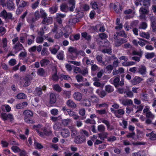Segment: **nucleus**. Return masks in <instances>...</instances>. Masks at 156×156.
<instances>
[{
  "instance_id": "obj_1",
  "label": "nucleus",
  "mask_w": 156,
  "mask_h": 156,
  "mask_svg": "<svg viewBox=\"0 0 156 156\" xmlns=\"http://www.w3.org/2000/svg\"><path fill=\"white\" fill-rule=\"evenodd\" d=\"M23 114L25 115V121L28 123H33L35 121L31 120L30 117H32L33 115L32 112L30 110H26L24 111Z\"/></svg>"
},
{
  "instance_id": "obj_2",
  "label": "nucleus",
  "mask_w": 156,
  "mask_h": 156,
  "mask_svg": "<svg viewBox=\"0 0 156 156\" xmlns=\"http://www.w3.org/2000/svg\"><path fill=\"white\" fill-rule=\"evenodd\" d=\"M41 127V126L40 125L37 126L34 125L33 126V128L37 131V133L41 136L44 137L45 135H48L51 134L52 132L51 130L48 131L45 128H44L43 129L44 133L40 132L37 129V128H40Z\"/></svg>"
},
{
  "instance_id": "obj_3",
  "label": "nucleus",
  "mask_w": 156,
  "mask_h": 156,
  "mask_svg": "<svg viewBox=\"0 0 156 156\" xmlns=\"http://www.w3.org/2000/svg\"><path fill=\"white\" fill-rule=\"evenodd\" d=\"M0 113H1V117L3 120L5 121L9 119L10 121H12L13 120V116L11 114H6L2 112L1 111H0Z\"/></svg>"
},
{
  "instance_id": "obj_4",
  "label": "nucleus",
  "mask_w": 156,
  "mask_h": 156,
  "mask_svg": "<svg viewBox=\"0 0 156 156\" xmlns=\"http://www.w3.org/2000/svg\"><path fill=\"white\" fill-rule=\"evenodd\" d=\"M0 17L5 19H11L12 14L10 13H7L5 10H4L0 13Z\"/></svg>"
},
{
  "instance_id": "obj_5",
  "label": "nucleus",
  "mask_w": 156,
  "mask_h": 156,
  "mask_svg": "<svg viewBox=\"0 0 156 156\" xmlns=\"http://www.w3.org/2000/svg\"><path fill=\"white\" fill-rule=\"evenodd\" d=\"M137 72L144 76H145L147 73L146 66L144 65L140 66L138 68Z\"/></svg>"
},
{
  "instance_id": "obj_6",
  "label": "nucleus",
  "mask_w": 156,
  "mask_h": 156,
  "mask_svg": "<svg viewBox=\"0 0 156 156\" xmlns=\"http://www.w3.org/2000/svg\"><path fill=\"white\" fill-rule=\"evenodd\" d=\"M143 112L146 114L147 118L151 120L154 118V115L149 111L148 108H145L143 110Z\"/></svg>"
},
{
  "instance_id": "obj_7",
  "label": "nucleus",
  "mask_w": 156,
  "mask_h": 156,
  "mask_svg": "<svg viewBox=\"0 0 156 156\" xmlns=\"http://www.w3.org/2000/svg\"><path fill=\"white\" fill-rule=\"evenodd\" d=\"M143 80V79L140 77L136 76L131 80V82L133 85H136L139 84Z\"/></svg>"
},
{
  "instance_id": "obj_8",
  "label": "nucleus",
  "mask_w": 156,
  "mask_h": 156,
  "mask_svg": "<svg viewBox=\"0 0 156 156\" xmlns=\"http://www.w3.org/2000/svg\"><path fill=\"white\" fill-rule=\"evenodd\" d=\"M139 12L140 14V19H144L145 18V15L147 14L148 12V9H147L141 7L140 9Z\"/></svg>"
},
{
  "instance_id": "obj_9",
  "label": "nucleus",
  "mask_w": 156,
  "mask_h": 156,
  "mask_svg": "<svg viewBox=\"0 0 156 156\" xmlns=\"http://www.w3.org/2000/svg\"><path fill=\"white\" fill-rule=\"evenodd\" d=\"M115 108H111L112 111L113 112L115 115L117 117L119 118L121 117L120 115H122L124 113V111L122 109H119L117 111L114 110Z\"/></svg>"
},
{
  "instance_id": "obj_10",
  "label": "nucleus",
  "mask_w": 156,
  "mask_h": 156,
  "mask_svg": "<svg viewBox=\"0 0 156 156\" xmlns=\"http://www.w3.org/2000/svg\"><path fill=\"white\" fill-rule=\"evenodd\" d=\"M151 26L152 29V31L155 32L156 31V18L154 16L151 17Z\"/></svg>"
},
{
  "instance_id": "obj_11",
  "label": "nucleus",
  "mask_w": 156,
  "mask_h": 156,
  "mask_svg": "<svg viewBox=\"0 0 156 156\" xmlns=\"http://www.w3.org/2000/svg\"><path fill=\"white\" fill-rule=\"evenodd\" d=\"M53 19L51 17H45L44 18L41 23L43 24H49L52 23Z\"/></svg>"
},
{
  "instance_id": "obj_12",
  "label": "nucleus",
  "mask_w": 156,
  "mask_h": 156,
  "mask_svg": "<svg viewBox=\"0 0 156 156\" xmlns=\"http://www.w3.org/2000/svg\"><path fill=\"white\" fill-rule=\"evenodd\" d=\"M85 140V138L83 135H82L76 137L74 141L77 144H80L84 142Z\"/></svg>"
},
{
  "instance_id": "obj_13",
  "label": "nucleus",
  "mask_w": 156,
  "mask_h": 156,
  "mask_svg": "<svg viewBox=\"0 0 156 156\" xmlns=\"http://www.w3.org/2000/svg\"><path fill=\"white\" fill-rule=\"evenodd\" d=\"M23 79L24 82L23 86L27 87L30 85V80H32L33 78L30 77L29 75H27Z\"/></svg>"
},
{
  "instance_id": "obj_14",
  "label": "nucleus",
  "mask_w": 156,
  "mask_h": 156,
  "mask_svg": "<svg viewBox=\"0 0 156 156\" xmlns=\"http://www.w3.org/2000/svg\"><path fill=\"white\" fill-rule=\"evenodd\" d=\"M27 38V44L28 45H30L34 43L35 39V36L34 35H27L26 36Z\"/></svg>"
},
{
  "instance_id": "obj_15",
  "label": "nucleus",
  "mask_w": 156,
  "mask_h": 156,
  "mask_svg": "<svg viewBox=\"0 0 156 156\" xmlns=\"http://www.w3.org/2000/svg\"><path fill=\"white\" fill-rule=\"evenodd\" d=\"M13 48L16 51H19L23 49L24 47L22 44L19 42L13 46Z\"/></svg>"
},
{
  "instance_id": "obj_16",
  "label": "nucleus",
  "mask_w": 156,
  "mask_h": 156,
  "mask_svg": "<svg viewBox=\"0 0 156 156\" xmlns=\"http://www.w3.org/2000/svg\"><path fill=\"white\" fill-rule=\"evenodd\" d=\"M75 0H69V9L71 11H73L75 8Z\"/></svg>"
},
{
  "instance_id": "obj_17",
  "label": "nucleus",
  "mask_w": 156,
  "mask_h": 156,
  "mask_svg": "<svg viewBox=\"0 0 156 156\" xmlns=\"http://www.w3.org/2000/svg\"><path fill=\"white\" fill-rule=\"evenodd\" d=\"M73 97L74 99L77 101H80L82 98V96L81 93L77 92H75L73 94Z\"/></svg>"
},
{
  "instance_id": "obj_18",
  "label": "nucleus",
  "mask_w": 156,
  "mask_h": 156,
  "mask_svg": "<svg viewBox=\"0 0 156 156\" xmlns=\"http://www.w3.org/2000/svg\"><path fill=\"white\" fill-rule=\"evenodd\" d=\"M53 70L55 71V72L52 75V78L53 80L57 81L59 79V75L58 76L57 75V71L56 67L53 69Z\"/></svg>"
},
{
  "instance_id": "obj_19",
  "label": "nucleus",
  "mask_w": 156,
  "mask_h": 156,
  "mask_svg": "<svg viewBox=\"0 0 156 156\" xmlns=\"http://www.w3.org/2000/svg\"><path fill=\"white\" fill-rule=\"evenodd\" d=\"M56 101V97L55 95L53 93L50 94V104H52Z\"/></svg>"
},
{
  "instance_id": "obj_20",
  "label": "nucleus",
  "mask_w": 156,
  "mask_h": 156,
  "mask_svg": "<svg viewBox=\"0 0 156 156\" xmlns=\"http://www.w3.org/2000/svg\"><path fill=\"white\" fill-rule=\"evenodd\" d=\"M110 81H113V84L115 87H117L119 85L120 79L119 77H115L114 78H112Z\"/></svg>"
},
{
  "instance_id": "obj_21",
  "label": "nucleus",
  "mask_w": 156,
  "mask_h": 156,
  "mask_svg": "<svg viewBox=\"0 0 156 156\" xmlns=\"http://www.w3.org/2000/svg\"><path fill=\"white\" fill-rule=\"evenodd\" d=\"M122 103L124 105L127 106L132 105L133 102L131 99H125L122 101Z\"/></svg>"
},
{
  "instance_id": "obj_22",
  "label": "nucleus",
  "mask_w": 156,
  "mask_h": 156,
  "mask_svg": "<svg viewBox=\"0 0 156 156\" xmlns=\"http://www.w3.org/2000/svg\"><path fill=\"white\" fill-rule=\"evenodd\" d=\"M58 6L54 5L49 8V12L51 14H54L56 13L58 10Z\"/></svg>"
},
{
  "instance_id": "obj_23",
  "label": "nucleus",
  "mask_w": 156,
  "mask_h": 156,
  "mask_svg": "<svg viewBox=\"0 0 156 156\" xmlns=\"http://www.w3.org/2000/svg\"><path fill=\"white\" fill-rule=\"evenodd\" d=\"M7 6V8L9 10H12L15 8V5L12 2H10L8 3Z\"/></svg>"
},
{
  "instance_id": "obj_24",
  "label": "nucleus",
  "mask_w": 156,
  "mask_h": 156,
  "mask_svg": "<svg viewBox=\"0 0 156 156\" xmlns=\"http://www.w3.org/2000/svg\"><path fill=\"white\" fill-rule=\"evenodd\" d=\"M146 136L148 137L150 136V139L152 140H156V134H155L153 131L149 133H147L146 134Z\"/></svg>"
},
{
  "instance_id": "obj_25",
  "label": "nucleus",
  "mask_w": 156,
  "mask_h": 156,
  "mask_svg": "<svg viewBox=\"0 0 156 156\" xmlns=\"http://www.w3.org/2000/svg\"><path fill=\"white\" fill-rule=\"evenodd\" d=\"M96 92L101 98L104 97L106 95V93L104 90H97L96 91Z\"/></svg>"
},
{
  "instance_id": "obj_26",
  "label": "nucleus",
  "mask_w": 156,
  "mask_h": 156,
  "mask_svg": "<svg viewBox=\"0 0 156 156\" xmlns=\"http://www.w3.org/2000/svg\"><path fill=\"white\" fill-rule=\"evenodd\" d=\"M105 90L108 93H110L114 91V89L112 86L110 85H108L105 86Z\"/></svg>"
},
{
  "instance_id": "obj_27",
  "label": "nucleus",
  "mask_w": 156,
  "mask_h": 156,
  "mask_svg": "<svg viewBox=\"0 0 156 156\" xmlns=\"http://www.w3.org/2000/svg\"><path fill=\"white\" fill-rule=\"evenodd\" d=\"M49 61L48 60L45 59H42L40 62L41 66L42 67L46 66L49 64Z\"/></svg>"
},
{
  "instance_id": "obj_28",
  "label": "nucleus",
  "mask_w": 156,
  "mask_h": 156,
  "mask_svg": "<svg viewBox=\"0 0 156 156\" xmlns=\"http://www.w3.org/2000/svg\"><path fill=\"white\" fill-rule=\"evenodd\" d=\"M47 30V28L46 25H44L40 29V31L38 32V34L42 36L45 33V31Z\"/></svg>"
},
{
  "instance_id": "obj_29",
  "label": "nucleus",
  "mask_w": 156,
  "mask_h": 156,
  "mask_svg": "<svg viewBox=\"0 0 156 156\" xmlns=\"http://www.w3.org/2000/svg\"><path fill=\"white\" fill-rule=\"evenodd\" d=\"M108 135L107 133H102L98 134V137L101 140H103L107 137Z\"/></svg>"
},
{
  "instance_id": "obj_30",
  "label": "nucleus",
  "mask_w": 156,
  "mask_h": 156,
  "mask_svg": "<svg viewBox=\"0 0 156 156\" xmlns=\"http://www.w3.org/2000/svg\"><path fill=\"white\" fill-rule=\"evenodd\" d=\"M37 73L38 75L40 76H43L45 74V72L43 68H40L38 69Z\"/></svg>"
},
{
  "instance_id": "obj_31",
  "label": "nucleus",
  "mask_w": 156,
  "mask_h": 156,
  "mask_svg": "<svg viewBox=\"0 0 156 156\" xmlns=\"http://www.w3.org/2000/svg\"><path fill=\"white\" fill-rule=\"evenodd\" d=\"M154 52L147 53L145 54V57L147 59H151L154 56Z\"/></svg>"
},
{
  "instance_id": "obj_32",
  "label": "nucleus",
  "mask_w": 156,
  "mask_h": 156,
  "mask_svg": "<svg viewBox=\"0 0 156 156\" xmlns=\"http://www.w3.org/2000/svg\"><path fill=\"white\" fill-rule=\"evenodd\" d=\"M16 97L19 99H23L26 98L27 96L23 93H20L17 95Z\"/></svg>"
},
{
  "instance_id": "obj_33",
  "label": "nucleus",
  "mask_w": 156,
  "mask_h": 156,
  "mask_svg": "<svg viewBox=\"0 0 156 156\" xmlns=\"http://www.w3.org/2000/svg\"><path fill=\"white\" fill-rule=\"evenodd\" d=\"M140 36L143 37L148 39L150 37V35L148 33L142 32L140 33Z\"/></svg>"
},
{
  "instance_id": "obj_34",
  "label": "nucleus",
  "mask_w": 156,
  "mask_h": 156,
  "mask_svg": "<svg viewBox=\"0 0 156 156\" xmlns=\"http://www.w3.org/2000/svg\"><path fill=\"white\" fill-rule=\"evenodd\" d=\"M52 87L55 90L59 92L61 91L62 89L58 84H56L53 85Z\"/></svg>"
},
{
  "instance_id": "obj_35",
  "label": "nucleus",
  "mask_w": 156,
  "mask_h": 156,
  "mask_svg": "<svg viewBox=\"0 0 156 156\" xmlns=\"http://www.w3.org/2000/svg\"><path fill=\"white\" fill-rule=\"evenodd\" d=\"M61 135L63 137H68V130L67 129H63L61 132Z\"/></svg>"
},
{
  "instance_id": "obj_36",
  "label": "nucleus",
  "mask_w": 156,
  "mask_h": 156,
  "mask_svg": "<svg viewBox=\"0 0 156 156\" xmlns=\"http://www.w3.org/2000/svg\"><path fill=\"white\" fill-rule=\"evenodd\" d=\"M82 104L83 106L89 107L91 105L90 101L88 100H86L83 101Z\"/></svg>"
},
{
  "instance_id": "obj_37",
  "label": "nucleus",
  "mask_w": 156,
  "mask_h": 156,
  "mask_svg": "<svg viewBox=\"0 0 156 156\" xmlns=\"http://www.w3.org/2000/svg\"><path fill=\"white\" fill-rule=\"evenodd\" d=\"M34 94L36 95L39 96L42 94L41 89V88L37 87L36 88L34 91Z\"/></svg>"
},
{
  "instance_id": "obj_38",
  "label": "nucleus",
  "mask_w": 156,
  "mask_h": 156,
  "mask_svg": "<svg viewBox=\"0 0 156 156\" xmlns=\"http://www.w3.org/2000/svg\"><path fill=\"white\" fill-rule=\"evenodd\" d=\"M40 14L41 17L44 18L47 16V14L45 12L44 10L42 9H40Z\"/></svg>"
},
{
  "instance_id": "obj_39",
  "label": "nucleus",
  "mask_w": 156,
  "mask_h": 156,
  "mask_svg": "<svg viewBox=\"0 0 156 156\" xmlns=\"http://www.w3.org/2000/svg\"><path fill=\"white\" fill-rule=\"evenodd\" d=\"M40 2V0H37V1L31 5V8L33 9H36L39 5Z\"/></svg>"
},
{
  "instance_id": "obj_40",
  "label": "nucleus",
  "mask_w": 156,
  "mask_h": 156,
  "mask_svg": "<svg viewBox=\"0 0 156 156\" xmlns=\"http://www.w3.org/2000/svg\"><path fill=\"white\" fill-rule=\"evenodd\" d=\"M45 38L44 37L39 36L36 39V42L37 43H41L44 41V39Z\"/></svg>"
},
{
  "instance_id": "obj_41",
  "label": "nucleus",
  "mask_w": 156,
  "mask_h": 156,
  "mask_svg": "<svg viewBox=\"0 0 156 156\" xmlns=\"http://www.w3.org/2000/svg\"><path fill=\"white\" fill-rule=\"evenodd\" d=\"M60 9L62 11L66 12L68 9L67 5L65 4H63L60 6Z\"/></svg>"
},
{
  "instance_id": "obj_42",
  "label": "nucleus",
  "mask_w": 156,
  "mask_h": 156,
  "mask_svg": "<svg viewBox=\"0 0 156 156\" xmlns=\"http://www.w3.org/2000/svg\"><path fill=\"white\" fill-rule=\"evenodd\" d=\"M69 115L70 116H73L74 119H76L79 118V116L76 114L75 112H73L71 111H69Z\"/></svg>"
},
{
  "instance_id": "obj_43",
  "label": "nucleus",
  "mask_w": 156,
  "mask_h": 156,
  "mask_svg": "<svg viewBox=\"0 0 156 156\" xmlns=\"http://www.w3.org/2000/svg\"><path fill=\"white\" fill-rule=\"evenodd\" d=\"M90 5L92 6L93 9H98V5L96 2L92 1L90 2Z\"/></svg>"
},
{
  "instance_id": "obj_44",
  "label": "nucleus",
  "mask_w": 156,
  "mask_h": 156,
  "mask_svg": "<svg viewBox=\"0 0 156 156\" xmlns=\"http://www.w3.org/2000/svg\"><path fill=\"white\" fill-rule=\"evenodd\" d=\"M48 54V52L46 48H43L41 51V55L43 56H47Z\"/></svg>"
},
{
  "instance_id": "obj_45",
  "label": "nucleus",
  "mask_w": 156,
  "mask_h": 156,
  "mask_svg": "<svg viewBox=\"0 0 156 156\" xmlns=\"http://www.w3.org/2000/svg\"><path fill=\"white\" fill-rule=\"evenodd\" d=\"M83 60H85L86 63L87 65H92L94 63V62L91 59H88L86 57L84 58L83 59Z\"/></svg>"
},
{
  "instance_id": "obj_46",
  "label": "nucleus",
  "mask_w": 156,
  "mask_h": 156,
  "mask_svg": "<svg viewBox=\"0 0 156 156\" xmlns=\"http://www.w3.org/2000/svg\"><path fill=\"white\" fill-rule=\"evenodd\" d=\"M80 37L79 34H76L74 36H70V40L73 41L74 40H79Z\"/></svg>"
},
{
  "instance_id": "obj_47",
  "label": "nucleus",
  "mask_w": 156,
  "mask_h": 156,
  "mask_svg": "<svg viewBox=\"0 0 156 156\" xmlns=\"http://www.w3.org/2000/svg\"><path fill=\"white\" fill-rule=\"evenodd\" d=\"M34 144L36 148L37 149H40L43 148V146L41 144L35 141Z\"/></svg>"
},
{
  "instance_id": "obj_48",
  "label": "nucleus",
  "mask_w": 156,
  "mask_h": 156,
  "mask_svg": "<svg viewBox=\"0 0 156 156\" xmlns=\"http://www.w3.org/2000/svg\"><path fill=\"white\" fill-rule=\"evenodd\" d=\"M61 125L59 123H56L53 126V128L55 130H58L61 128Z\"/></svg>"
},
{
  "instance_id": "obj_49",
  "label": "nucleus",
  "mask_w": 156,
  "mask_h": 156,
  "mask_svg": "<svg viewBox=\"0 0 156 156\" xmlns=\"http://www.w3.org/2000/svg\"><path fill=\"white\" fill-rule=\"evenodd\" d=\"M28 5V2H25L23 0H22L20 2V6L21 7L24 8Z\"/></svg>"
},
{
  "instance_id": "obj_50",
  "label": "nucleus",
  "mask_w": 156,
  "mask_h": 156,
  "mask_svg": "<svg viewBox=\"0 0 156 156\" xmlns=\"http://www.w3.org/2000/svg\"><path fill=\"white\" fill-rule=\"evenodd\" d=\"M76 78L78 82H83L84 79L82 76L80 75H78L76 76Z\"/></svg>"
},
{
  "instance_id": "obj_51",
  "label": "nucleus",
  "mask_w": 156,
  "mask_h": 156,
  "mask_svg": "<svg viewBox=\"0 0 156 156\" xmlns=\"http://www.w3.org/2000/svg\"><path fill=\"white\" fill-rule=\"evenodd\" d=\"M34 16L37 20L41 18L40 12L38 10H36L34 13Z\"/></svg>"
},
{
  "instance_id": "obj_52",
  "label": "nucleus",
  "mask_w": 156,
  "mask_h": 156,
  "mask_svg": "<svg viewBox=\"0 0 156 156\" xmlns=\"http://www.w3.org/2000/svg\"><path fill=\"white\" fill-rule=\"evenodd\" d=\"M12 150L15 153H16L20 151V149L16 146H13L11 147Z\"/></svg>"
},
{
  "instance_id": "obj_53",
  "label": "nucleus",
  "mask_w": 156,
  "mask_h": 156,
  "mask_svg": "<svg viewBox=\"0 0 156 156\" xmlns=\"http://www.w3.org/2000/svg\"><path fill=\"white\" fill-rule=\"evenodd\" d=\"M9 64L11 66H13L16 63V61L15 59H11L9 62Z\"/></svg>"
},
{
  "instance_id": "obj_54",
  "label": "nucleus",
  "mask_w": 156,
  "mask_h": 156,
  "mask_svg": "<svg viewBox=\"0 0 156 156\" xmlns=\"http://www.w3.org/2000/svg\"><path fill=\"white\" fill-rule=\"evenodd\" d=\"M49 35V34L46 35L44 36V37L45 39L49 42L53 43L54 42V40L51 38L50 37H48V36Z\"/></svg>"
},
{
  "instance_id": "obj_55",
  "label": "nucleus",
  "mask_w": 156,
  "mask_h": 156,
  "mask_svg": "<svg viewBox=\"0 0 156 156\" xmlns=\"http://www.w3.org/2000/svg\"><path fill=\"white\" fill-rule=\"evenodd\" d=\"M102 122L106 125L107 127V128L108 130H111L112 129L110 127V125L108 122L106 120H103L102 121Z\"/></svg>"
},
{
  "instance_id": "obj_56",
  "label": "nucleus",
  "mask_w": 156,
  "mask_h": 156,
  "mask_svg": "<svg viewBox=\"0 0 156 156\" xmlns=\"http://www.w3.org/2000/svg\"><path fill=\"white\" fill-rule=\"evenodd\" d=\"M82 36L85 38L86 39L89 40L91 38V36L89 35H87L86 32L82 33L81 34Z\"/></svg>"
},
{
  "instance_id": "obj_57",
  "label": "nucleus",
  "mask_w": 156,
  "mask_h": 156,
  "mask_svg": "<svg viewBox=\"0 0 156 156\" xmlns=\"http://www.w3.org/2000/svg\"><path fill=\"white\" fill-rule=\"evenodd\" d=\"M113 69V66L111 65H109L106 66V69L108 71V73H110Z\"/></svg>"
},
{
  "instance_id": "obj_58",
  "label": "nucleus",
  "mask_w": 156,
  "mask_h": 156,
  "mask_svg": "<svg viewBox=\"0 0 156 156\" xmlns=\"http://www.w3.org/2000/svg\"><path fill=\"white\" fill-rule=\"evenodd\" d=\"M28 103L27 102H24L22 103H20L18 104L16 107H27V106Z\"/></svg>"
},
{
  "instance_id": "obj_59",
  "label": "nucleus",
  "mask_w": 156,
  "mask_h": 156,
  "mask_svg": "<svg viewBox=\"0 0 156 156\" xmlns=\"http://www.w3.org/2000/svg\"><path fill=\"white\" fill-rule=\"evenodd\" d=\"M23 25V23H18L16 27V29L18 32H19L20 31Z\"/></svg>"
},
{
  "instance_id": "obj_60",
  "label": "nucleus",
  "mask_w": 156,
  "mask_h": 156,
  "mask_svg": "<svg viewBox=\"0 0 156 156\" xmlns=\"http://www.w3.org/2000/svg\"><path fill=\"white\" fill-rule=\"evenodd\" d=\"M147 27V23L144 22H142L139 27L140 28L145 29Z\"/></svg>"
},
{
  "instance_id": "obj_61",
  "label": "nucleus",
  "mask_w": 156,
  "mask_h": 156,
  "mask_svg": "<svg viewBox=\"0 0 156 156\" xmlns=\"http://www.w3.org/2000/svg\"><path fill=\"white\" fill-rule=\"evenodd\" d=\"M69 52L71 53H73L75 55H76V49L72 47H70L69 48Z\"/></svg>"
},
{
  "instance_id": "obj_62",
  "label": "nucleus",
  "mask_w": 156,
  "mask_h": 156,
  "mask_svg": "<svg viewBox=\"0 0 156 156\" xmlns=\"http://www.w3.org/2000/svg\"><path fill=\"white\" fill-rule=\"evenodd\" d=\"M125 93L126 94L127 96L129 98H132L133 97V94L131 91H128L125 92Z\"/></svg>"
},
{
  "instance_id": "obj_63",
  "label": "nucleus",
  "mask_w": 156,
  "mask_h": 156,
  "mask_svg": "<svg viewBox=\"0 0 156 156\" xmlns=\"http://www.w3.org/2000/svg\"><path fill=\"white\" fill-rule=\"evenodd\" d=\"M20 155L21 156H26L27 155V153L25 150H20Z\"/></svg>"
},
{
  "instance_id": "obj_64",
  "label": "nucleus",
  "mask_w": 156,
  "mask_h": 156,
  "mask_svg": "<svg viewBox=\"0 0 156 156\" xmlns=\"http://www.w3.org/2000/svg\"><path fill=\"white\" fill-rule=\"evenodd\" d=\"M133 156H145L143 153L141 152H138L136 153H134L133 154Z\"/></svg>"
}]
</instances>
